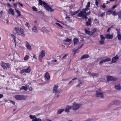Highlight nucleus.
<instances>
[{
    "label": "nucleus",
    "instance_id": "1",
    "mask_svg": "<svg viewBox=\"0 0 121 121\" xmlns=\"http://www.w3.org/2000/svg\"><path fill=\"white\" fill-rule=\"evenodd\" d=\"M13 32L14 34L21 35L23 37L25 36V34H24V30L21 28L18 27H15L13 30Z\"/></svg>",
    "mask_w": 121,
    "mask_h": 121
},
{
    "label": "nucleus",
    "instance_id": "2",
    "mask_svg": "<svg viewBox=\"0 0 121 121\" xmlns=\"http://www.w3.org/2000/svg\"><path fill=\"white\" fill-rule=\"evenodd\" d=\"M0 64L2 67L4 69L7 70L9 68L10 65L8 63H5L2 61Z\"/></svg>",
    "mask_w": 121,
    "mask_h": 121
},
{
    "label": "nucleus",
    "instance_id": "3",
    "mask_svg": "<svg viewBox=\"0 0 121 121\" xmlns=\"http://www.w3.org/2000/svg\"><path fill=\"white\" fill-rule=\"evenodd\" d=\"M15 98L17 100H22L26 99L27 97L24 95H17L15 96Z\"/></svg>",
    "mask_w": 121,
    "mask_h": 121
},
{
    "label": "nucleus",
    "instance_id": "4",
    "mask_svg": "<svg viewBox=\"0 0 121 121\" xmlns=\"http://www.w3.org/2000/svg\"><path fill=\"white\" fill-rule=\"evenodd\" d=\"M45 55V52L44 51L42 50L40 52L39 57V60L40 62H42V60Z\"/></svg>",
    "mask_w": 121,
    "mask_h": 121
},
{
    "label": "nucleus",
    "instance_id": "5",
    "mask_svg": "<svg viewBox=\"0 0 121 121\" xmlns=\"http://www.w3.org/2000/svg\"><path fill=\"white\" fill-rule=\"evenodd\" d=\"M81 106L80 104L74 103L73 104L72 108L74 110H76L78 109Z\"/></svg>",
    "mask_w": 121,
    "mask_h": 121
},
{
    "label": "nucleus",
    "instance_id": "6",
    "mask_svg": "<svg viewBox=\"0 0 121 121\" xmlns=\"http://www.w3.org/2000/svg\"><path fill=\"white\" fill-rule=\"evenodd\" d=\"M30 66H29L27 68L21 70L20 73L21 74H22L24 73H29L30 72Z\"/></svg>",
    "mask_w": 121,
    "mask_h": 121
},
{
    "label": "nucleus",
    "instance_id": "7",
    "mask_svg": "<svg viewBox=\"0 0 121 121\" xmlns=\"http://www.w3.org/2000/svg\"><path fill=\"white\" fill-rule=\"evenodd\" d=\"M86 14V12L82 11L79 13L77 15V16L78 17H81L83 18Z\"/></svg>",
    "mask_w": 121,
    "mask_h": 121
},
{
    "label": "nucleus",
    "instance_id": "8",
    "mask_svg": "<svg viewBox=\"0 0 121 121\" xmlns=\"http://www.w3.org/2000/svg\"><path fill=\"white\" fill-rule=\"evenodd\" d=\"M95 96L96 97H100L101 98L104 97L103 94L101 92H99L98 91H96Z\"/></svg>",
    "mask_w": 121,
    "mask_h": 121
},
{
    "label": "nucleus",
    "instance_id": "9",
    "mask_svg": "<svg viewBox=\"0 0 121 121\" xmlns=\"http://www.w3.org/2000/svg\"><path fill=\"white\" fill-rule=\"evenodd\" d=\"M25 46L27 49L29 51H31L32 50V48L30 45L27 41L25 42Z\"/></svg>",
    "mask_w": 121,
    "mask_h": 121
},
{
    "label": "nucleus",
    "instance_id": "10",
    "mask_svg": "<svg viewBox=\"0 0 121 121\" xmlns=\"http://www.w3.org/2000/svg\"><path fill=\"white\" fill-rule=\"evenodd\" d=\"M44 7L48 11H50L51 12H52L54 10L52 9V8L49 6V5L47 4H46Z\"/></svg>",
    "mask_w": 121,
    "mask_h": 121
},
{
    "label": "nucleus",
    "instance_id": "11",
    "mask_svg": "<svg viewBox=\"0 0 121 121\" xmlns=\"http://www.w3.org/2000/svg\"><path fill=\"white\" fill-rule=\"evenodd\" d=\"M117 79V78L113 77L112 76H108L107 77V80L108 81H115Z\"/></svg>",
    "mask_w": 121,
    "mask_h": 121
},
{
    "label": "nucleus",
    "instance_id": "12",
    "mask_svg": "<svg viewBox=\"0 0 121 121\" xmlns=\"http://www.w3.org/2000/svg\"><path fill=\"white\" fill-rule=\"evenodd\" d=\"M44 77L46 81H49L50 78V76L49 73L47 72L45 74Z\"/></svg>",
    "mask_w": 121,
    "mask_h": 121
},
{
    "label": "nucleus",
    "instance_id": "13",
    "mask_svg": "<svg viewBox=\"0 0 121 121\" xmlns=\"http://www.w3.org/2000/svg\"><path fill=\"white\" fill-rule=\"evenodd\" d=\"M111 60V59L109 58H108L105 59H102L100 62L99 65H100L102 63L106 62L109 61Z\"/></svg>",
    "mask_w": 121,
    "mask_h": 121
},
{
    "label": "nucleus",
    "instance_id": "14",
    "mask_svg": "<svg viewBox=\"0 0 121 121\" xmlns=\"http://www.w3.org/2000/svg\"><path fill=\"white\" fill-rule=\"evenodd\" d=\"M58 86L54 85L53 88V92L56 94L58 92V91L57 89Z\"/></svg>",
    "mask_w": 121,
    "mask_h": 121
},
{
    "label": "nucleus",
    "instance_id": "15",
    "mask_svg": "<svg viewBox=\"0 0 121 121\" xmlns=\"http://www.w3.org/2000/svg\"><path fill=\"white\" fill-rule=\"evenodd\" d=\"M119 58L118 56H117V55L113 57L112 58V61L111 63H115L117 60Z\"/></svg>",
    "mask_w": 121,
    "mask_h": 121
},
{
    "label": "nucleus",
    "instance_id": "16",
    "mask_svg": "<svg viewBox=\"0 0 121 121\" xmlns=\"http://www.w3.org/2000/svg\"><path fill=\"white\" fill-rule=\"evenodd\" d=\"M8 13L9 14H11L13 16L14 14V10L12 8H10L9 10Z\"/></svg>",
    "mask_w": 121,
    "mask_h": 121
},
{
    "label": "nucleus",
    "instance_id": "17",
    "mask_svg": "<svg viewBox=\"0 0 121 121\" xmlns=\"http://www.w3.org/2000/svg\"><path fill=\"white\" fill-rule=\"evenodd\" d=\"M79 40L78 39L75 38H74L73 39V42L74 43V46L78 44Z\"/></svg>",
    "mask_w": 121,
    "mask_h": 121
},
{
    "label": "nucleus",
    "instance_id": "18",
    "mask_svg": "<svg viewBox=\"0 0 121 121\" xmlns=\"http://www.w3.org/2000/svg\"><path fill=\"white\" fill-rule=\"evenodd\" d=\"M114 87L117 90H120L121 88L120 84L119 83L115 85Z\"/></svg>",
    "mask_w": 121,
    "mask_h": 121
},
{
    "label": "nucleus",
    "instance_id": "19",
    "mask_svg": "<svg viewBox=\"0 0 121 121\" xmlns=\"http://www.w3.org/2000/svg\"><path fill=\"white\" fill-rule=\"evenodd\" d=\"M113 36V34L110 35L109 34H106V35L105 37L106 38L108 39H112Z\"/></svg>",
    "mask_w": 121,
    "mask_h": 121
},
{
    "label": "nucleus",
    "instance_id": "20",
    "mask_svg": "<svg viewBox=\"0 0 121 121\" xmlns=\"http://www.w3.org/2000/svg\"><path fill=\"white\" fill-rule=\"evenodd\" d=\"M32 30L33 32L37 33L38 32V30L36 27L34 26L32 28Z\"/></svg>",
    "mask_w": 121,
    "mask_h": 121
},
{
    "label": "nucleus",
    "instance_id": "21",
    "mask_svg": "<svg viewBox=\"0 0 121 121\" xmlns=\"http://www.w3.org/2000/svg\"><path fill=\"white\" fill-rule=\"evenodd\" d=\"M91 19L90 18L88 19V21L86 22V26H88L91 25Z\"/></svg>",
    "mask_w": 121,
    "mask_h": 121
},
{
    "label": "nucleus",
    "instance_id": "22",
    "mask_svg": "<svg viewBox=\"0 0 121 121\" xmlns=\"http://www.w3.org/2000/svg\"><path fill=\"white\" fill-rule=\"evenodd\" d=\"M72 108V106H67L66 107V109L65 110V111L66 112H69V110L70 109Z\"/></svg>",
    "mask_w": 121,
    "mask_h": 121
},
{
    "label": "nucleus",
    "instance_id": "23",
    "mask_svg": "<svg viewBox=\"0 0 121 121\" xmlns=\"http://www.w3.org/2000/svg\"><path fill=\"white\" fill-rule=\"evenodd\" d=\"M120 102V101L118 100H116L113 101H112V104H118Z\"/></svg>",
    "mask_w": 121,
    "mask_h": 121
},
{
    "label": "nucleus",
    "instance_id": "24",
    "mask_svg": "<svg viewBox=\"0 0 121 121\" xmlns=\"http://www.w3.org/2000/svg\"><path fill=\"white\" fill-rule=\"evenodd\" d=\"M89 56L88 54H85L83 55L81 58V60L84 59L88 58L89 57Z\"/></svg>",
    "mask_w": 121,
    "mask_h": 121
},
{
    "label": "nucleus",
    "instance_id": "25",
    "mask_svg": "<svg viewBox=\"0 0 121 121\" xmlns=\"http://www.w3.org/2000/svg\"><path fill=\"white\" fill-rule=\"evenodd\" d=\"M39 3L41 5H42L43 4L44 5V6L46 4L44 2L42 1L41 0H39Z\"/></svg>",
    "mask_w": 121,
    "mask_h": 121
},
{
    "label": "nucleus",
    "instance_id": "26",
    "mask_svg": "<svg viewBox=\"0 0 121 121\" xmlns=\"http://www.w3.org/2000/svg\"><path fill=\"white\" fill-rule=\"evenodd\" d=\"M85 31V33L87 34H88L89 35H92V32L88 30L87 29H84Z\"/></svg>",
    "mask_w": 121,
    "mask_h": 121
},
{
    "label": "nucleus",
    "instance_id": "27",
    "mask_svg": "<svg viewBox=\"0 0 121 121\" xmlns=\"http://www.w3.org/2000/svg\"><path fill=\"white\" fill-rule=\"evenodd\" d=\"M64 110V109H59L57 111V114H60Z\"/></svg>",
    "mask_w": 121,
    "mask_h": 121
},
{
    "label": "nucleus",
    "instance_id": "28",
    "mask_svg": "<svg viewBox=\"0 0 121 121\" xmlns=\"http://www.w3.org/2000/svg\"><path fill=\"white\" fill-rule=\"evenodd\" d=\"M41 30L43 33L47 32L48 30H47L46 28L45 27H43L41 28Z\"/></svg>",
    "mask_w": 121,
    "mask_h": 121
},
{
    "label": "nucleus",
    "instance_id": "29",
    "mask_svg": "<svg viewBox=\"0 0 121 121\" xmlns=\"http://www.w3.org/2000/svg\"><path fill=\"white\" fill-rule=\"evenodd\" d=\"M79 12V10H78L77 11H75L74 12H70V13H71V14L72 15H75L76 14H77V13Z\"/></svg>",
    "mask_w": 121,
    "mask_h": 121
},
{
    "label": "nucleus",
    "instance_id": "30",
    "mask_svg": "<svg viewBox=\"0 0 121 121\" xmlns=\"http://www.w3.org/2000/svg\"><path fill=\"white\" fill-rule=\"evenodd\" d=\"M20 90H23L25 91H26L27 90V88L26 87L22 86L20 88Z\"/></svg>",
    "mask_w": 121,
    "mask_h": 121
},
{
    "label": "nucleus",
    "instance_id": "31",
    "mask_svg": "<svg viewBox=\"0 0 121 121\" xmlns=\"http://www.w3.org/2000/svg\"><path fill=\"white\" fill-rule=\"evenodd\" d=\"M15 10L16 11V12L18 14V15L17 16V17H19L21 16V12L20 11H19L18 10L15 9Z\"/></svg>",
    "mask_w": 121,
    "mask_h": 121
},
{
    "label": "nucleus",
    "instance_id": "32",
    "mask_svg": "<svg viewBox=\"0 0 121 121\" xmlns=\"http://www.w3.org/2000/svg\"><path fill=\"white\" fill-rule=\"evenodd\" d=\"M72 40L69 39L67 38L66 40H64V41L66 42H68L69 43H71L72 42Z\"/></svg>",
    "mask_w": 121,
    "mask_h": 121
},
{
    "label": "nucleus",
    "instance_id": "33",
    "mask_svg": "<svg viewBox=\"0 0 121 121\" xmlns=\"http://www.w3.org/2000/svg\"><path fill=\"white\" fill-rule=\"evenodd\" d=\"M112 11L111 10H109L107 11L106 13V14L108 15H109L111 14H112Z\"/></svg>",
    "mask_w": 121,
    "mask_h": 121
},
{
    "label": "nucleus",
    "instance_id": "34",
    "mask_svg": "<svg viewBox=\"0 0 121 121\" xmlns=\"http://www.w3.org/2000/svg\"><path fill=\"white\" fill-rule=\"evenodd\" d=\"M11 36L13 38V40H14V42H15V43H16V37L15 36V35L13 34H11Z\"/></svg>",
    "mask_w": 121,
    "mask_h": 121
},
{
    "label": "nucleus",
    "instance_id": "35",
    "mask_svg": "<svg viewBox=\"0 0 121 121\" xmlns=\"http://www.w3.org/2000/svg\"><path fill=\"white\" fill-rule=\"evenodd\" d=\"M89 8H88V7H86V8L84 9H83L82 11H85L86 12V11L88 10L89 9Z\"/></svg>",
    "mask_w": 121,
    "mask_h": 121
},
{
    "label": "nucleus",
    "instance_id": "36",
    "mask_svg": "<svg viewBox=\"0 0 121 121\" xmlns=\"http://www.w3.org/2000/svg\"><path fill=\"white\" fill-rule=\"evenodd\" d=\"M40 119L39 118L37 119L35 117V118L32 121H39V120Z\"/></svg>",
    "mask_w": 121,
    "mask_h": 121
},
{
    "label": "nucleus",
    "instance_id": "37",
    "mask_svg": "<svg viewBox=\"0 0 121 121\" xmlns=\"http://www.w3.org/2000/svg\"><path fill=\"white\" fill-rule=\"evenodd\" d=\"M112 15L114 16H115L117 14H118V13H117L115 11H112Z\"/></svg>",
    "mask_w": 121,
    "mask_h": 121
},
{
    "label": "nucleus",
    "instance_id": "38",
    "mask_svg": "<svg viewBox=\"0 0 121 121\" xmlns=\"http://www.w3.org/2000/svg\"><path fill=\"white\" fill-rule=\"evenodd\" d=\"M118 15L119 18H121V11L119 12L118 13Z\"/></svg>",
    "mask_w": 121,
    "mask_h": 121
},
{
    "label": "nucleus",
    "instance_id": "39",
    "mask_svg": "<svg viewBox=\"0 0 121 121\" xmlns=\"http://www.w3.org/2000/svg\"><path fill=\"white\" fill-rule=\"evenodd\" d=\"M30 118L32 119H34L35 118V117L34 116H33L31 115H30Z\"/></svg>",
    "mask_w": 121,
    "mask_h": 121
},
{
    "label": "nucleus",
    "instance_id": "40",
    "mask_svg": "<svg viewBox=\"0 0 121 121\" xmlns=\"http://www.w3.org/2000/svg\"><path fill=\"white\" fill-rule=\"evenodd\" d=\"M117 37L119 40H121V36L120 35H117Z\"/></svg>",
    "mask_w": 121,
    "mask_h": 121
},
{
    "label": "nucleus",
    "instance_id": "41",
    "mask_svg": "<svg viewBox=\"0 0 121 121\" xmlns=\"http://www.w3.org/2000/svg\"><path fill=\"white\" fill-rule=\"evenodd\" d=\"M83 83L82 82H80L77 85V86L78 87L81 86L83 84Z\"/></svg>",
    "mask_w": 121,
    "mask_h": 121
},
{
    "label": "nucleus",
    "instance_id": "42",
    "mask_svg": "<svg viewBox=\"0 0 121 121\" xmlns=\"http://www.w3.org/2000/svg\"><path fill=\"white\" fill-rule=\"evenodd\" d=\"M32 8L33 11H38L37 9L35 7L33 6Z\"/></svg>",
    "mask_w": 121,
    "mask_h": 121
},
{
    "label": "nucleus",
    "instance_id": "43",
    "mask_svg": "<svg viewBox=\"0 0 121 121\" xmlns=\"http://www.w3.org/2000/svg\"><path fill=\"white\" fill-rule=\"evenodd\" d=\"M90 2H88L87 3V5H86V7H88V8H89L90 6Z\"/></svg>",
    "mask_w": 121,
    "mask_h": 121
},
{
    "label": "nucleus",
    "instance_id": "44",
    "mask_svg": "<svg viewBox=\"0 0 121 121\" xmlns=\"http://www.w3.org/2000/svg\"><path fill=\"white\" fill-rule=\"evenodd\" d=\"M116 30L117 31V35H120V31L119 30H118L117 29H116Z\"/></svg>",
    "mask_w": 121,
    "mask_h": 121
},
{
    "label": "nucleus",
    "instance_id": "45",
    "mask_svg": "<svg viewBox=\"0 0 121 121\" xmlns=\"http://www.w3.org/2000/svg\"><path fill=\"white\" fill-rule=\"evenodd\" d=\"M28 57L29 56L28 55H26L24 57V60H27L28 59Z\"/></svg>",
    "mask_w": 121,
    "mask_h": 121
},
{
    "label": "nucleus",
    "instance_id": "46",
    "mask_svg": "<svg viewBox=\"0 0 121 121\" xmlns=\"http://www.w3.org/2000/svg\"><path fill=\"white\" fill-rule=\"evenodd\" d=\"M17 4L18 5H20V6H21L22 7L23 6V5L22 4H21V3H20V2H18L17 3Z\"/></svg>",
    "mask_w": 121,
    "mask_h": 121
},
{
    "label": "nucleus",
    "instance_id": "47",
    "mask_svg": "<svg viewBox=\"0 0 121 121\" xmlns=\"http://www.w3.org/2000/svg\"><path fill=\"white\" fill-rule=\"evenodd\" d=\"M25 25L26 26H27L28 28H29V26H30V25H29V23L28 22H26L25 23Z\"/></svg>",
    "mask_w": 121,
    "mask_h": 121
},
{
    "label": "nucleus",
    "instance_id": "48",
    "mask_svg": "<svg viewBox=\"0 0 121 121\" xmlns=\"http://www.w3.org/2000/svg\"><path fill=\"white\" fill-rule=\"evenodd\" d=\"M94 120L93 119H88L87 120H86L84 121H94Z\"/></svg>",
    "mask_w": 121,
    "mask_h": 121
},
{
    "label": "nucleus",
    "instance_id": "49",
    "mask_svg": "<svg viewBox=\"0 0 121 121\" xmlns=\"http://www.w3.org/2000/svg\"><path fill=\"white\" fill-rule=\"evenodd\" d=\"M77 79V78H73L72 79V81H70L69 83V84H70L71 82H72V81H73L75 80H76Z\"/></svg>",
    "mask_w": 121,
    "mask_h": 121
},
{
    "label": "nucleus",
    "instance_id": "50",
    "mask_svg": "<svg viewBox=\"0 0 121 121\" xmlns=\"http://www.w3.org/2000/svg\"><path fill=\"white\" fill-rule=\"evenodd\" d=\"M104 41L101 40L99 42V43L101 45L103 44L104 43Z\"/></svg>",
    "mask_w": 121,
    "mask_h": 121
},
{
    "label": "nucleus",
    "instance_id": "51",
    "mask_svg": "<svg viewBox=\"0 0 121 121\" xmlns=\"http://www.w3.org/2000/svg\"><path fill=\"white\" fill-rule=\"evenodd\" d=\"M100 38L101 40L104 39H105V37H104L103 35H100Z\"/></svg>",
    "mask_w": 121,
    "mask_h": 121
},
{
    "label": "nucleus",
    "instance_id": "52",
    "mask_svg": "<svg viewBox=\"0 0 121 121\" xmlns=\"http://www.w3.org/2000/svg\"><path fill=\"white\" fill-rule=\"evenodd\" d=\"M92 31L93 32H92V35L94 34L96 32V30L95 28H94L92 30Z\"/></svg>",
    "mask_w": 121,
    "mask_h": 121
},
{
    "label": "nucleus",
    "instance_id": "53",
    "mask_svg": "<svg viewBox=\"0 0 121 121\" xmlns=\"http://www.w3.org/2000/svg\"><path fill=\"white\" fill-rule=\"evenodd\" d=\"M101 6L103 8H105L106 7V6L105 5V4H103V5H101Z\"/></svg>",
    "mask_w": 121,
    "mask_h": 121
},
{
    "label": "nucleus",
    "instance_id": "54",
    "mask_svg": "<svg viewBox=\"0 0 121 121\" xmlns=\"http://www.w3.org/2000/svg\"><path fill=\"white\" fill-rule=\"evenodd\" d=\"M57 61V60H56L54 59V60H53L51 62L52 63H53L54 62H56Z\"/></svg>",
    "mask_w": 121,
    "mask_h": 121
},
{
    "label": "nucleus",
    "instance_id": "55",
    "mask_svg": "<svg viewBox=\"0 0 121 121\" xmlns=\"http://www.w3.org/2000/svg\"><path fill=\"white\" fill-rule=\"evenodd\" d=\"M67 54H66L65 55H64V56H63L62 57V58L63 59H65L66 57V56H67Z\"/></svg>",
    "mask_w": 121,
    "mask_h": 121
},
{
    "label": "nucleus",
    "instance_id": "56",
    "mask_svg": "<svg viewBox=\"0 0 121 121\" xmlns=\"http://www.w3.org/2000/svg\"><path fill=\"white\" fill-rule=\"evenodd\" d=\"M56 23V24L58 25V26H60V27H62V26L59 23H57V22L56 23Z\"/></svg>",
    "mask_w": 121,
    "mask_h": 121
},
{
    "label": "nucleus",
    "instance_id": "57",
    "mask_svg": "<svg viewBox=\"0 0 121 121\" xmlns=\"http://www.w3.org/2000/svg\"><path fill=\"white\" fill-rule=\"evenodd\" d=\"M91 13V12L90 11H89V12H88L87 13H86V15H87V16L88 15L90 14Z\"/></svg>",
    "mask_w": 121,
    "mask_h": 121
},
{
    "label": "nucleus",
    "instance_id": "58",
    "mask_svg": "<svg viewBox=\"0 0 121 121\" xmlns=\"http://www.w3.org/2000/svg\"><path fill=\"white\" fill-rule=\"evenodd\" d=\"M97 0H96L95 3L96 5H97V6H98V4H99V3H98V2Z\"/></svg>",
    "mask_w": 121,
    "mask_h": 121
},
{
    "label": "nucleus",
    "instance_id": "59",
    "mask_svg": "<svg viewBox=\"0 0 121 121\" xmlns=\"http://www.w3.org/2000/svg\"><path fill=\"white\" fill-rule=\"evenodd\" d=\"M105 14V13H103L100 15V16L101 17H103V16Z\"/></svg>",
    "mask_w": 121,
    "mask_h": 121
},
{
    "label": "nucleus",
    "instance_id": "60",
    "mask_svg": "<svg viewBox=\"0 0 121 121\" xmlns=\"http://www.w3.org/2000/svg\"><path fill=\"white\" fill-rule=\"evenodd\" d=\"M88 18L87 17V15H86V14L83 17V18H85L86 19Z\"/></svg>",
    "mask_w": 121,
    "mask_h": 121
},
{
    "label": "nucleus",
    "instance_id": "61",
    "mask_svg": "<svg viewBox=\"0 0 121 121\" xmlns=\"http://www.w3.org/2000/svg\"><path fill=\"white\" fill-rule=\"evenodd\" d=\"M117 5H114V6H113L112 8V9H114V8H115L117 6Z\"/></svg>",
    "mask_w": 121,
    "mask_h": 121
},
{
    "label": "nucleus",
    "instance_id": "62",
    "mask_svg": "<svg viewBox=\"0 0 121 121\" xmlns=\"http://www.w3.org/2000/svg\"><path fill=\"white\" fill-rule=\"evenodd\" d=\"M36 56L35 55H34L33 56V57L34 58H35V59H37V58L36 57Z\"/></svg>",
    "mask_w": 121,
    "mask_h": 121
},
{
    "label": "nucleus",
    "instance_id": "63",
    "mask_svg": "<svg viewBox=\"0 0 121 121\" xmlns=\"http://www.w3.org/2000/svg\"><path fill=\"white\" fill-rule=\"evenodd\" d=\"M98 75V74L96 73H94L92 76H97Z\"/></svg>",
    "mask_w": 121,
    "mask_h": 121
},
{
    "label": "nucleus",
    "instance_id": "64",
    "mask_svg": "<svg viewBox=\"0 0 121 121\" xmlns=\"http://www.w3.org/2000/svg\"><path fill=\"white\" fill-rule=\"evenodd\" d=\"M29 90L30 91H32V87H30L29 88Z\"/></svg>",
    "mask_w": 121,
    "mask_h": 121
}]
</instances>
